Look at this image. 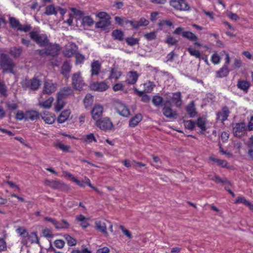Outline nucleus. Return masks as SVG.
I'll list each match as a JSON object with an SVG mask.
<instances>
[{
  "label": "nucleus",
  "mask_w": 253,
  "mask_h": 253,
  "mask_svg": "<svg viewBox=\"0 0 253 253\" xmlns=\"http://www.w3.org/2000/svg\"><path fill=\"white\" fill-rule=\"evenodd\" d=\"M0 66L3 73L7 72L14 74L15 63L7 54L3 53L0 54Z\"/></svg>",
  "instance_id": "nucleus-1"
},
{
  "label": "nucleus",
  "mask_w": 253,
  "mask_h": 253,
  "mask_svg": "<svg viewBox=\"0 0 253 253\" xmlns=\"http://www.w3.org/2000/svg\"><path fill=\"white\" fill-rule=\"evenodd\" d=\"M29 35L31 40L40 47H45L49 44V40L45 34H39L37 31H31Z\"/></svg>",
  "instance_id": "nucleus-2"
},
{
  "label": "nucleus",
  "mask_w": 253,
  "mask_h": 253,
  "mask_svg": "<svg viewBox=\"0 0 253 253\" xmlns=\"http://www.w3.org/2000/svg\"><path fill=\"white\" fill-rule=\"evenodd\" d=\"M41 84V81L35 77L32 79L25 78L21 83L22 87L24 89H30L33 91L37 90L40 88Z\"/></svg>",
  "instance_id": "nucleus-3"
},
{
  "label": "nucleus",
  "mask_w": 253,
  "mask_h": 253,
  "mask_svg": "<svg viewBox=\"0 0 253 253\" xmlns=\"http://www.w3.org/2000/svg\"><path fill=\"white\" fill-rule=\"evenodd\" d=\"M45 184L53 189L59 190L63 192H67L70 189L68 185L57 180H46L45 181Z\"/></svg>",
  "instance_id": "nucleus-4"
},
{
  "label": "nucleus",
  "mask_w": 253,
  "mask_h": 253,
  "mask_svg": "<svg viewBox=\"0 0 253 253\" xmlns=\"http://www.w3.org/2000/svg\"><path fill=\"white\" fill-rule=\"evenodd\" d=\"M173 34L176 35H181L183 38L192 42H196L198 40L197 36L194 34L190 31H185L184 28L181 27L176 28L173 32Z\"/></svg>",
  "instance_id": "nucleus-5"
},
{
  "label": "nucleus",
  "mask_w": 253,
  "mask_h": 253,
  "mask_svg": "<svg viewBox=\"0 0 253 253\" xmlns=\"http://www.w3.org/2000/svg\"><path fill=\"white\" fill-rule=\"evenodd\" d=\"M72 85L74 89L82 90L85 84L80 72L74 73L72 77Z\"/></svg>",
  "instance_id": "nucleus-6"
},
{
  "label": "nucleus",
  "mask_w": 253,
  "mask_h": 253,
  "mask_svg": "<svg viewBox=\"0 0 253 253\" xmlns=\"http://www.w3.org/2000/svg\"><path fill=\"white\" fill-rule=\"evenodd\" d=\"M114 105L116 112L121 116L127 117L130 115V111L127 107L121 101H116Z\"/></svg>",
  "instance_id": "nucleus-7"
},
{
  "label": "nucleus",
  "mask_w": 253,
  "mask_h": 253,
  "mask_svg": "<svg viewBox=\"0 0 253 253\" xmlns=\"http://www.w3.org/2000/svg\"><path fill=\"white\" fill-rule=\"evenodd\" d=\"M96 126L101 130H107L111 129L113 124L109 118H106L102 120L99 119L96 121Z\"/></svg>",
  "instance_id": "nucleus-8"
},
{
  "label": "nucleus",
  "mask_w": 253,
  "mask_h": 253,
  "mask_svg": "<svg viewBox=\"0 0 253 253\" xmlns=\"http://www.w3.org/2000/svg\"><path fill=\"white\" fill-rule=\"evenodd\" d=\"M47 55L52 57H56L59 55L60 47L57 44H53L49 42V44L45 46Z\"/></svg>",
  "instance_id": "nucleus-9"
},
{
  "label": "nucleus",
  "mask_w": 253,
  "mask_h": 253,
  "mask_svg": "<svg viewBox=\"0 0 253 253\" xmlns=\"http://www.w3.org/2000/svg\"><path fill=\"white\" fill-rule=\"evenodd\" d=\"M89 87L92 90L102 92L108 88V85L104 82H93L90 84Z\"/></svg>",
  "instance_id": "nucleus-10"
},
{
  "label": "nucleus",
  "mask_w": 253,
  "mask_h": 253,
  "mask_svg": "<svg viewBox=\"0 0 253 253\" xmlns=\"http://www.w3.org/2000/svg\"><path fill=\"white\" fill-rule=\"evenodd\" d=\"M246 130V126L244 122L236 123L233 128L234 135L238 137H241Z\"/></svg>",
  "instance_id": "nucleus-11"
},
{
  "label": "nucleus",
  "mask_w": 253,
  "mask_h": 253,
  "mask_svg": "<svg viewBox=\"0 0 253 253\" xmlns=\"http://www.w3.org/2000/svg\"><path fill=\"white\" fill-rule=\"evenodd\" d=\"M56 84H54L51 82L46 81L44 83L42 93L46 94H50L56 90Z\"/></svg>",
  "instance_id": "nucleus-12"
},
{
  "label": "nucleus",
  "mask_w": 253,
  "mask_h": 253,
  "mask_svg": "<svg viewBox=\"0 0 253 253\" xmlns=\"http://www.w3.org/2000/svg\"><path fill=\"white\" fill-rule=\"evenodd\" d=\"M163 115L167 118H176L178 114L176 111L172 110L169 106H164L162 109Z\"/></svg>",
  "instance_id": "nucleus-13"
},
{
  "label": "nucleus",
  "mask_w": 253,
  "mask_h": 253,
  "mask_svg": "<svg viewBox=\"0 0 253 253\" xmlns=\"http://www.w3.org/2000/svg\"><path fill=\"white\" fill-rule=\"evenodd\" d=\"M41 114L36 110H29L26 111V121L29 120L31 121H36L38 120Z\"/></svg>",
  "instance_id": "nucleus-14"
},
{
  "label": "nucleus",
  "mask_w": 253,
  "mask_h": 253,
  "mask_svg": "<svg viewBox=\"0 0 253 253\" xmlns=\"http://www.w3.org/2000/svg\"><path fill=\"white\" fill-rule=\"evenodd\" d=\"M103 108L102 106H95L91 111L92 117L93 120L97 121L99 120L102 115Z\"/></svg>",
  "instance_id": "nucleus-15"
},
{
  "label": "nucleus",
  "mask_w": 253,
  "mask_h": 253,
  "mask_svg": "<svg viewBox=\"0 0 253 253\" xmlns=\"http://www.w3.org/2000/svg\"><path fill=\"white\" fill-rule=\"evenodd\" d=\"M230 114V111L227 106H225L222 107L221 111L218 112L217 113V119H219L220 117H221V121L222 123L225 121L228 117Z\"/></svg>",
  "instance_id": "nucleus-16"
},
{
  "label": "nucleus",
  "mask_w": 253,
  "mask_h": 253,
  "mask_svg": "<svg viewBox=\"0 0 253 253\" xmlns=\"http://www.w3.org/2000/svg\"><path fill=\"white\" fill-rule=\"evenodd\" d=\"M23 47L21 46H13L9 49V54L14 58H18L21 55Z\"/></svg>",
  "instance_id": "nucleus-17"
},
{
  "label": "nucleus",
  "mask_w": 253,
  "mask_h": 253,
  "mask_svg": "<svg viewBox=\"0 0 253 253\" xmlns=\"http://www.w3.org/2000/svg\"><path fill=\"white\" fill-rule=\"evenodd\" d=\"M91 76H97L99 74L101 69V64L98 60L93 61L91 65Z\"/></svg>",
  "instance_id": "nucleus-18"
},
{
  "label": "nucleus",
  "mask_w": 253,
  "mask_h": 253,
  "mask_svg": "<svg viewBox=\"0 0 253 253\" xmlns=\"http://www.w3.org/2000/svg\"><path fill=\"white\" fill-rule=\"evenodd\" d=\"M122 72L118 70V67H114L111 68L110 71V76L108 77L109 79H115V80H118L120 77L122 76Z\"/></svg>",
  "instance_id": "nucleus-19"
},
{
  "label": "nucleus",
  "mask_w": 253,
  "mask_h": 253,
  "mask_svg": "<svg viewBox=\"0 0 253 253\" xmlns=\"http://www.w3.org/2000/svg\"><path fill=\"white\" fill-rule=\"evenodd\" d=\"M71 70V66L70 64V63L67 61H64L62 67H61V73L64 75V76L68 79L69 78V73L70 72Z\"/></svg>",
  "instance_id": "nucleus-20"
},
{
  "label": "nucleus",
  "mask_w": 253,
  "mask_h": 253,
  "mask_svg": "<svg viewBox=\"0 0 253 253\" xmlns=\"http://www.w3.org/2000/svg\"><path fill=\"white\" fill-rule=\"evenodd\" d=\"M143 117L141 114H136L133 117L129 122V126L131 127H134L138 125L139 122L142 120Z\"/></svg>",
  "instance_id": "nucleus-21"
},
{
  "label": "nucleus",
  "mask_w": 253,
  "mask_h": 253,
  "mask_svg": "<svg viewBox=\"0 0 253 253\" xmlns=\"http://www.w3.org/2000/svg\"><path fill=\"white\" fill-rule=\"evenodd\" d=\"M128 76V78L126 81L127 83L129 84H134L137 82L139 75L135 71H130Z\"/></svg>",
  "instance_id": "nucleus-22"
},
{
  "label": "nucleus",
  "mask_w": 253,
  "mask_h": 253,
  "mask_svg": "<svg viewBox=\"0 0 253 253\" xmlns=\"http://www.w3.org/2000/svg\"><path fill=\"white\" fill-rule=\"evenodd\" d=\"M181 94L180 91L174 92L172 94V101L177 107H180L182 104Z\"/></svg>",
  "instance_id": "nucleus-23"
},
{
  "label": "nucleus",
  "mask_w": 253,
  "mask_h": 253,
  "mask_svg": "<svg viewBox=\"0 0 253 253\" xmlns=\"http://www.w3.org/2000/svg\"><path fill=\"white\" fill-rule=\"evenodd\" d=\"M110 20V19L100 20L99 21L96 23L95 27L102 30L106 29L111 25V21Z\"/></svg>",
  "instance_id": "nucleus-24"
},
{
  "label": "nucleus",
  "mask_w": 253,
  "mask_h": 253,
  "mask_svg": "<svg viewBox=\"0 0 253 253\" xmlns=\"http://www.w3.org/2000/svg\"><path fill=\"white\" fill-rule=\"evenodd\" d=\"M229 72L230 70H229L228 66H226V65H224L221 68L216 71V77L220 78L226 77L228 75Z\"/></svg>",
  "instance_id": "nucleus-25"
},
{
  "label": "nucleus",
  "mask_w": 253,
  "mask_h": 253,
  "mask_svg": "<svg viewBox=\"0 0 253 253\" xmlns=\"http://www.w3.org/2000/svg\"><path fill=\"white\" fill-rule=\"evenodd\" d=\"M237 86L238 88L247 92L250 86V84L247 81L240 80L238 81Z\"/></svg>",
  "instance_id": "nucleus-26"
},
{
  "label": "nucleus",
  "mask_w": 253,
  "mask_h": 253,
  "mask_svg": "<svg viewBox=\"0 0 253 253\" xmlns=\"http://www.w3.org/2000/svg\"><path fill=\"white\" fill-rule=\"evenodd\" d=\"M72 92V89L70 87H64L57 93V97L64 99L66 97L70 95Z\"/></svg>",
  "instance_id": "nucleus-27"
},
{
  "label": "nucleus",
  "mask_w": 253,
  "mask_h": 253,
  "mask_svg": "<svg viewBox=\"0 0 253 253\" xmlns=\"http://www.w3.org/2000/svg\"><path fill=\"white\" fill-rule=\"evenodd\" d=\"M71 113L70 110H65L62 111L57 118V122L59 123H64L67 121Z\"/></svg>",
  "instance_id": "nucleus-28"
},
{
  "label": "nucleus",
  "mask_w": 253,
  "mask_h": 253,
  "mask_svg": "<svg viewBox=\"0 0 253 253\" xmlns=\"http://www.w3.org/2000/svg\"><path fill=\"white\" fill-rule=\"evenodd\" d=\"M112 37L114 40L121 42L124 40V33L121 30L116 29L112 32Z\"/></svg>",
  "instance_id": "nucleus-29"
},
{
  "label": "nucleus",
  "mask_w": 253,
  "mask_h": 253,
  "mask_svg": "<svg viewBox=\"0 0 253 253\" xmlns=\"http://www.w3.org/2000/svg\"><path fill=\"white\" fill-rule=\"evenodd\" d=\"M186 111L190 118H194L197 113L193 102H191L186 107Z\"/></svg>",
  "instance_id": "nucleus-30"
},
{
  "label": "nucleus",
  "mask_w": 253,
  "mask_h": 253,
  "mask_svg": "<svg viewBox=\"0 0 253 253\" xmlns=\"http://www.w3.org/2000/svg\"><path fill=\"white\" fill-rule=\"evenodd\" d=\"M206 120L203 117H199L196 123V125L201 129V133H203L206 130Z\"/></svg>",
  "instance_id": "nucleus-31"
},
{
  "label": "nucleus",
  "mask_w": 253,
  "mask_h": 253,
  "mask_svg": "<svg viewBox=\"0 0 253 253\" xmlns=\"http://www.w3.org/2000/svg\"><path fill=\"white\" fill-rule=\"evenodd\" d=\"M152 102L154 106L159 107L163 105V98L158 95H156L153 97Z\"/></svg>",
  "instance_id": "nucleus-32"
},
{
  "label": "nucleus",
  "mask_w": 253,
  "mask_h": 253,
  "mask_svg": "<svg viewBox=\"0 0 253 253\" xmlns=\"http://www.w3.org/2000/svg\"><path fill=\"white\" fill-rule=\"evenodd\" d=\"M149 24V21L144 17H141L139 21H135L134 29H137L140 27L146 26Z\"/></svg>",
  "instance_id": "nucleus-33"
},
{
  "label": "nucleus",
  "mask_w": 253,
  "mask_h": 253,
  "mask_svg": "<svg viewBox=\"0 0 253 253\" xmlns=\"http://www.w3.org/2000/svg\"><path fill=\"white\" fill-rule=\"evenodd\" d=\"M94 23L92 18L89 16H85L83 17L82 19V24L83 26H91Z\"/></svg>",
  "instance_id": "nucleus-34"
},
{
  "label": "nucleus",
  "mask_w": 253,
  "mask_h": 253,
  "mask_svg": "<svg viewBox=\"0 0 253 253\" xmlns=\"http://www.w3.org/2000/svg\"><path fill=\"white\" fill-rule=\"evenodd\" d=\"M125 41L128 45L132 46L139 44V39L131 37L126 38Z\"/></svg>",
  "instance_id": "nucleus-35"
},
{
  "label": "nucleus",
  "mask_w": 253,
  "mask_h": 253,
  "mask_svg": "<svg viewBox=\"0 0 253 253\" xmlns=\"http://www.w3.org/2000/svg\"><path fill=\"white\" fill-rule=\"evenodd\" d=\"M44 13L47 15H51L52 14L56 15L57 12L55 10L54 6L51 4L46 7L45 11H44Z\"/></svg>",
  "instance_id": "nucleus-36"
},
{
  "label": "nucleus",
  "mask_w": 253,
  "mask_h": 253,
  "mask_svg": "<svg viewBox=\"0 0 253 253\" xmlns=\"http://www.w3.org/2000/svg\"><path fill=\"white\" fill-rule=\"evenodd\" d=\"M54 146L63 152H69L70 146L69 145H65L61 143L59 140L57 141L54 144Z\"/></svg>",
  "instance_id": "nucleus-37"
},
{
  "label": "nucleus",
  "mask_w": 253,
  "mask_h": 253,
  "mask_svg": "<svg viewBox=\"0 0 253 253\" xmlns=\"http://www.w3.org/2000/svg\"><path fill=\"white\" fill-rule=\"evenodd\" d=\"M54 99L53 97H49L47 100H45L42 102H40L39 105L40 106L42 107L45 109L50 108L51 106V104L53 101Z\"/></svg>",
  "instance_id": "nucleus-38"
},
{
  "label": "nucleus",
  "mask_w": 253,
  "mask_h": 253,
  "mask_svg": "<svg viewBox=\"0 0 253 253\" xmlns=\"http://www.w3.org/2000/svg\"><path fill=\"white\" fill-rule=\"evenodd\" d=\"M28 238L30 240L31 244L36 243L40 244L39 239L36 232H33L29 234Z\"/></svg>",
  "instance_id": "nucleus-39"
},
{
  "label": "nucleus",
  "mask_w": 253,
  "mask_h": 253,
  "mask_svg": "<svg viewBox=\"0 0 253 253\" xmlns=\"http://www.w3.org/2000/svg\"><path fill=\"white\" fill-rule=\"evenodd\" d=\"M16 231L23 238H28L29 236V233L25 228L19 227Z\"/></svg>",
  "instance_id": "nucleus-40"
},
{
  "label": "nucleus",
  "mask_w": 253,
  "mask_h": 253,
  "mask_svg": "<svg viewBox=\"0 0 253 253\" xmlns=\"http://www.w3.org/2000/svg\"><path fill=\"white\" fill-rule=\"evenodd\" d=\"M65 102L63 99L57 97L56 104L55 106V111L56 112L60 111L65 106Z\"/></svg>",
  "instance_id": "nucleus-41"
},
{
  "label": "nucleus",
  "mask_w": 253,
  "mask_h": 253,
  "mask_svg": "<svg viewBox=\"0 0 253 253\" xmlns=\"http://www.w3.org/2000/svg\"><path fill=\"white\" fill-rule=\"evenodd\" d=\"M9 24L12 28H18L21 26V24L17 19L14 17H9Z\"/></svg>",
  "instance_id": "nucleus-42"
},
{
  "label": "nucleus",
  "mask_w": 253,
  "mask_h": 253,
  "mask_svg": "<svg viewBox=\"0 0 253 253\" xmlns=\"http://www.w3.org/2000/svg\"><path fill=\"white\" fill-rule=\"evenodd\" d=\"M64 237L67 241V243L69 246H75L77 244L76 240L68 234H65Z\"/></svg>",
  "instance_id": "nucleus-43"
},
{
  "label": "nucleus",
  "mask_w": 253,
  "mask_h": 253,
  "mask_svg": "<svg viewBox=\"0 0 253 253\" xmlns=\"http://www.w3.org/2000/svg\"><path fill=\"white\" fill-rule=\"evenodd\" d=\"M184 124L185 127L189 130H193L196 125V123L191 120L184 121Z\"/></svg>",
  "instance_id": "nucleus-44"
},
{
  "label": "nucleus",
  "mask_w": 253,
  "mask_h": 253,
  "mask_svg": "<svg viewBox=\"0 0 253 253\" xmlns=\"http://www.w3.org/2000/svg\"><path fill=\"white\" fill-rule=\"evenodd\" d=\"M56 229H68L69 227V223L65 220H62L61 222L57 221V225L55 226Z\"/></svg>",
  "instance_id": "nucleus-45"
},
{
  "label": "nucleus",
  "mask_w": 253,
  "mask_h": 253,
  "mask_svg": "<svg viewBox=\"0 0 253 253\" xmlns=\"http://www.w3.org/2000/svg\"><path fill=\"white\" fill-rule=\"evenodd\" d=\"M165 42L167 43L169 45H175L178 43V41L173 37L169 36L167 37Z\"/></svg>",
  "instance_id": "nucleus-46"
},
{
  "label": "nucleus",
  "mask_w": 253,
  "mask_h": 253,
  "mask_svg": "<svg viewBox=\"0 0 253 253\" xmlns=\"http://www.w3.org/2000/svg\"><path fill=\"white\" fill-rule=\"evenodd\" d=\"M0 94L4 97L7 96V87L3 81H0Z\"/></svg>",
  "instance_id": "nucleus-47"
},
{
  "label": "nucleus",
  "mask_w": 253,
  "mask_h": 253,
  "mask_svg": "<svg viewBox=\"0 0 253 253\" xmlns=\"http://www.w3.org/2000/svg\"><path fill=\"white\" fill-rule=\"evenodd\" d=\"M75 56L76 58V64H82L84 62L85 59V57L84 55L80 53L77 52L75 53Z\"/></svg>",
  "instance_id": "nucleus-48"
},
{
  "label": "nucleus",
  "mask_w": 253,
  "mask_h": 253,
  "mask_svg": "<svg viewBox=\"0 0 253 253\" xmlns=\"http://www.w3.org/2000/svg\"><path fill=\"white\" fill-rule=\"evenodd\" d=\"M96 227L97 230L102 233H106V227L104 223L99 221L96 222Z\"/></svg>",
  "instance_id": "nucleus-49"
},
{
  "label": "nucleus",
  "mask_w": 253,
  "mask_h": 253,
  "mask_svg": "<svg viewBox=\"0 0 253 253\" xmlns=\"http://www.w3.org/2000/svg\"><path fill=\"white\" fill-rule=\"evenodd\" d=\"M144 38L148 41H152L156 39V32L155 31L146 33L144 35Z\"/></svg>",
  "instance_id": "nucleus-50"
},
{
  "label": "nucleus",
  "mask_w": 253,
  "mask_h": 253,
  "mask_svg": "<svg viewBox=\"0 0 253 253\" xmlns=\"http://www.w3.org/2000/svg\"><path fill=\"white\" fill-rule=\"evenodd\" d=\"M187 50L191 55L194 56L197 58H201V54L198 50H194L191 47H188Z\"/></svg>",
  "instance_id": "nucleus-51"
},
{
  "label": "nucleus",
  "mask_w": 253,
  "mask_h": 253,
  "mask_svg": "<svg viewBox=\"0 0 253 253\" xmlns=\"http://www.w3.org/2000/svg\"><path fill=\"white\" fill-rule=\"evenodd\" d=\"M85 137L84 138V141L87 143H89L92 142V141H94L95 142H97V140L93 133L87 134L85 135Z\"/></svg>",
  "instance_id": "nucleus-52"
},
{
  "label": "nucleus",
  "mask_w": 253,
  "mask_h": 253,
  "mask_svg": "<svg viewBox=\"0 0 253 253\" xmlns=\"http://www.w3.org/2000/svg\"><path fill=\"white\" fill-rule=\"evenodd\" d=\"M42 119L43 120L45 123L48 124H52L55 121L54 117L51 116H42Z\"/></svg>",
  "instance_id": "nucleus-53"
},
{
  "label": "nucleus",
  "mask_w": 253,
  "mask_h": 253,
  "mask_svg": "<svg viewBox=\"0 0 253 253\" xmlns=\"http://www.w3.org/2000/svg\"><path fill=\"white\" fill-rule=\"evenodd\" d=\"M179 6H180L179 8L180 10L183 11H188L190 10L189 5L185 2V1L179 2Z\"/></svg>",
  "instance_id": "nucleus-54"
},
{
  "label": "nucleus",
  "mask_w": 253,
  "mask_h": 253,
  "mask_svg": "<svg viewBox=\"0 0 253 253\" xmlns=\"http://www.w3.org/2000/svg\"><path fill=\"white\" fill-rule=\"evenodd\" d=\"M144 85L145 86V90L147 92L151 91L155 86L153 82L150 81L147 83L144 84Z\"/></svg>",
  "instance_id": "nucleus-55"
},
{
  "label": "nucleus",
  "mask_w": 253,
  "mask_h": 253,
  "mask_svg": "<svg viewBox=\"0 0 253 253\" xmlns=\"http://www.w3.org/2000/svg\"><path fill=\"white\" fill-rule=\"evenodd\" d=\"M15 118L20 121L23 119L26 121V112L24 113L22 111H18L16 114Z\"/></svg>",
  "instance_id": "nucleus-56"
},
{
  "label": "nucleus",
  "mask_w": 253,
  "mask_h": 253,
  "mask_svg": "<svg viewBox=\"0 0 253 253\" xmlns=\"http://www.w3.org/2000/svg\"><path fill=\"white\" fill-rule=\"evenodd\" d=\"M96 16L100 19V20H105L111 18L109 15L105 12H99L97 14Z\"/></svg>",
  "instance_id": "nucleus-57"
},
{
  "label": "nucleus",
  "mask_w": 253,
  "mask_h": 253,
  "mask_svg": "<svg viewBox=\"0 0 253 253\" xmlns=\"http://www.w3.org/2000/svg\"><path fill=\"white\" fill-rule=\"evenodd\" d=\"M54 245H55V246L58 248V249H62L64 246H65V242L62 240H60V239H58V240H56L55 241H54Z\"/></svg>",
  "instance_id": "nucleus-58"
},
{
  "label": "nucleus",
  "mask_w": 253,
  "mask_h": 253,
  "mask_svg": "<svg viewBox=\"0 0 253 253\" xmlns=\"http://www.w3.org/2000/svg\"><path fill=\"white\" fill-rule=\"evenodd\" d=\"M5 104H6V106L7 107V108L11 111L17 109L18 108L17 104L15 103H12L10 102H6Z\"/></svg>",
  "instance_id": "nucleus-59"
},
{
  "label": "nucleus",
  "mask_w": 253,
  "mask_h": 253,
  "mask_svg": "<svg viewBox=\"0 0 253 253\" xmlns=\"http://www.w3.org/2000/svg\"><path fill=\"white\" fill-rule=\"evenodd\" d=\"M6 250L7 245L5 240L3 238H0V252Z\"/></svg>",
  "instance_id": "nucleus-60"
},
{
  "label": "nucleus",
  "mask_w": 253,
  "mask_h": 253,
  "mask_svg": "<svg viewBox=\"0 0 253 253\" xmlns=\"http://www.w3.org/2000/svg\"><path fill=\"white\" fill-rule=\"evenodd\" d=\"M32 27L30 25H25L22 27L21 25V26L17 28V30L24 32H27L30 31Z\"/></svg>",
  "instance_id": "nucleus-61"
},
{
  "label": "nucleus",
  "mask_w": 253,
  "mask_h": 253,
  "mask_svg": "<svg viewBox=\"0 0 253 253\" xmlns=\"http://www.w3.org/2000/svg\"><path fill=\"white\" fill-rule=\"evenodd\" d=\"M220 58L216 53L213 54L211 56V61L214 64H217L219 63Z\"/></svg>",
  "instance_id": "nucleus-62"
},
{
  "label": "nucleus",
  "mask_w": 253,
  "mask_h": 253,
  "mask_svg": "<svg viewBox=\"0 0 253 253\" xmlns=\"http://www.w3.org/2000/svg\"><path fill=\"white\" fill-rule=\"evenodd\" d=\"M170 5L173 8L177 10H179V1L178 0H171L169 2Z\"/></svg>",
  "instance_id": "nucleus-63"
},
{
  "label": "nucleus",
  "mask_w": 253,
  "mask_h": 253,
  "mask_svg": "<svg viewBox=\"0 0 253 253\" xmlns=\"http://www.w3.org/2000/svg\"><path fill=\"white\" fill-rule=\"evenodd\" d=\"M249 201H247L244 197H239L236 200L235 203H242L245 206H246L248 203Z\"/></svg>",
  "instance_id": "nucleus-64"
}]
</instances>
